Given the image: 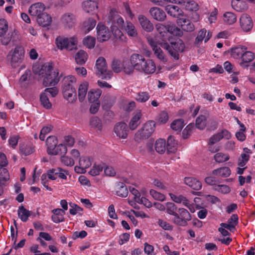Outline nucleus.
I'll list each match as a JSON object with an SVG mask.
<instances>
[{
    "label": "nucleus",
    "mask_w": 255,
    "mask_h": 255,
    "mask_svg": "<svg viewBox=\"0 0 255 255\" xmlns=\"http://www.w3.org/2000/svg\"><path fill=\"white\" fill-rule=\"evenodd\" d=\"M111 28V31L116 38H121V37L123 36V33L120 29V28L113 23Z\"/></svg>",
    "instance_id": "obj_56"
},
{
    "label": "nucleus",
    "mask_w": 255,
    "mask_h": 255,
    "mask_svg": "<svg viewBox=\"0 0 255 255\" xmlns=\"http://www.w3.org/2000/svg\"><path fill=\"white\" fill-rule=\"evenodd\" d=\"M96 73L102 79H110L111 78L113 73L110 70H108L106 59L103 57H99L96 63Z\"/></svg>",
    "instance_id": "obj_7"
},
{
    "label": "nucleus",
    "mask_w": 255,
    "mask_h": 255,
    "mask_svg": "<svg viewBox=\"0 0 255 255\" xmlns=\"http://www.w3.org/2000/svg\"><path fill=\"white\" fill-rule=\"evenodd\" d=\"M62 82L64 98L69 103L75 102L77 100L76 78L73 76L69 75L65 77Z\"/></svg>",
    "instance_id": "obj_3"
},
{
    "label": "nucleus",
    "mask_w": 255,
    "mask_h": 255,
    "mask_svg": "<svg viewBox=\"0 0 255 255\" xmlns=\"http://www.w3.org/2000/svg\"><path fill=\"white\" fill-rule=\"evenodd\" d=\"M45 7L43 3L38 2L32 4L29 7L28 11L31 16H36L37 18L38 16L45 13Z\"/></svg>",
    "instance_id": "obj_14"
},
{
    "label": "nucleus",
    "mask_w": 255,
    "mask_h": 255,
    "mask_svg": "<svg viewBox=\"0 0 255 255\" xmlns=\"http://www.w3.org/2000/svg\"><path fill=\"white\" fill-rule=\"evenodd\" d=\"M96 21L92 18H90L85 20L83 24V29L85 32H88L95 27Z\"/></svg>",
    "instance_id": "obj_39"
},
{
    "label": "nucleus",
    "mask_w": 255,
    "mask_h": 255,
    "mask_svg": "<svg viewBox=\"0 0 255 255\" xmlns=\"http://www.w3.org/2000/svg\"><path fill=\"white\" fill-rule=\"evenodd\" d=\"M36 20L39 25L43 27H46L51 24L52 18L48 13L45 12L38 16L36 18Z\"/></svg>",
    "instance_id": "obj_22"
},
{
    "label": "nucleus",
    "mask_w": 255,
    "mask_h": 255,
    "mask_svg": "<svg viewBox=\"0 0 255 255\" xmlns=\"http://www.w3.org/2000/svg\"><path fill=\"white\" fill-rule=\"evenodd\" d=\"M128 34L131 37H135L137 35V31L134 25L129 21H126L124 28Z\"/></svg>",
    "instance_id": "obj_37"
},
{
    "label": "nucleus",
    "mask_w": 255,
    "mask_h": 255,
    "mask_svg": "<svg viewBox=\"0 0 255 255\" xmlns=\"http://www.w3.org/2000/svg\"><path fill=\"white\" fill-rule=\"evenodd\" d=\"M182 3L185 5L186 9L188 10L195 11L198 9V4L193 0L185 1L182 0Z\"/></svg>",
    "instance_id": "obj_52"
},
{
    "label": "nucleus",
    "mask_w": 255,
    "mask_h": 255,
    "mask_svg": "<svg viewBox=\"0 0 255 255\" xmlns=\"http://www.w3.org/2000/svg\"><path fill=\"white\" fill-rule=\"evenodd\" d=\"M40 100L41 105L46 109H49L52 107V104L49 102L47 95L45 93L40 95Z\"/></svg>",
    "instance_id": "obj_46"
},
{
    "label": "nucleus",
    "mask_w": 255,
    "mask_h": 255,
    "mask_svg": "<svg viewBox=\"0 0 255 255\" xmlns=\"http://www.w3.org/2000/svg\"><path fill=\"white\" fill-rule=\"evenodd\" d=\"M24 49L21 46H17L13 51L9 52L7 56L10 59V64L12 67H17L22 62L24 58Z\"/></svg>",
    "instance_id": "obj_8"
},
{
    "label": "nucleus",
    "mask_w": 255,
    "mask_h": 255,
    "mask_svg": "<svg viewBox=\"0 0 255 255\" xmlns=\"http://www.w3.org/2000/svg\"><path fill=\"white\" fill-rule=\"evenodd\" d=\"M114 132L119 138H126L128 132L127 125L124 122L117 123L114 127Z\"/></svg>",
    "instance_id": "obj_12"
},
{
    "label": "nucleus",
    "mask_w": 255,
    "mask_h": 255,
    "mask_svg": "<svg viewBox=\"0 0 255 255\" xmlns=\"http://www.w3.org/2000/svg\"><path fill=\"white\" fill-rule=\"evenodd\" d=\"M52 128L51 126L44 127L41 130L39 138L41 140H44L45 138V135L51 131Z\"/></svg>",
    "instance_id": "obj_61"
},
{
    "label": "nucleus",
    "mask_w": 255,
    "mask_h": 255,
    "mask_svg": "<svg viewBox=\"0 0 255 255\" xmlns=\"http://www.w3.org/2000/svg\"><path fill=\"white\" fill-rule=\"evenodd\" d=\"M240 25L244 31H250L253 28V23L251 17L247 14H243L240 17Z\"/></svg>",
    "instance_id": "obj_15"
},
{
    "label": "nucleus",
    "mask_w": 255,
    "mask_h": 255,
    "mask_svg": "<svg viewBox=\"0 0 255 255\" xmlns=\"http://www.w3.org/2000/svg\"><path fill=\"white\" fill-rule=\"evenodd\" d=\"M141 116V112H138L132 117L128 124L129 128L131 130H134L140 125Z\"/></svg>",
    "instance_id": "obj_25"
},
{
    "label": "nucleus",
    "mask_w": 255,
    "mask_h": 255,
    "mask_svg": "<svg viewBox=\"0 0 255 255\" xmlns=\"http://www.w3.org/2000/svg\"><path fill=\"white\" fill-rule=\"evenodd\" d=\"M66 146L63 144L57 145L50 155L65 154L67 153Z\"/></svg>",
    "instance_id": "obj_43"
},
{
    "label": "nucleus",
    "mask_w": 255,
    "mask_h": 255,
    "mask_svg": "<svg viewBox=\"0 0 255 255\" xmlns=\"http://www.w3.org/2000/svg\"><path fill=\"white\" fill-rule=\"evenodd\" d=\"M214 158L217 162L223 163L228 161L230 159V156L228 154L218 152L214 155Z\"/></svg>",
    "instance_id": "obj_44"
},
{
    "label": "nucleus",
    "mask_w": 255,
    "mask_h": 255,
    "mask_svg": "<svg viewBox=\"0 0 255 255\" xmlns=\"http://www.w3.org/2000/svg\"><path fill=\"white\" fill-rule=\"evenodd\" d=\"M83 44L89 48H92L95 44V39L92 36H88L83 40Z\"/></svg>",
    "instance_id": "obj_51"
},
{
    "label": "nucleus",
    "mask_w": 255,
    "mask_h": 255,
    "mask_svg": "<svg viewBox=\"0 0 255 255\" xmlns=\"http://www.w3.org/2000/svg\"><path fill=\"white\" fill-rule=\"evenodd\" d=\"M206 117L203 115L199 116L196 120V127L199 129H203L206 127Z\"/></svg>",
    "instance_id": "obj_48"
},
{
    "label": "nucleus",
    "mask_w": 255,
    "mask_h": 255,
    "mask_svg": "<svg viewBox=\"0 0 255 255\" xmlns=\"http://www.w3.org/2000/svg\"><path fill=\"white\" fill-rule=\"evenodd\" d=\"M246 46H239L232 49L231 55L234 58L238 59L241 57L243 58L244 53L247 50Z\"/></svg>",
    "instance_id": "obj_30"
},
{
    "label": "nucleus",
    "mask_w": 255,
    "mask_h": 255,
    "mask_svg": "<svg viewBox=\"0 0 255 255\" xmlns=\"http://www.w3.org/2000/svg\"><path fill=\"white\" fill-rule=\"evenodd\" d=\"M139 22L142 28L147 32H151L154 27L153 24L145 16L139 15L138 17Z\"/></svg>",
    "instance_id": "obj_20"
},
{
    "label": "nucleus",
    "mask_w": 255,
    "mask_h": 255,
    "mask_svg": "<svg viewBox=\"0 0 255 255\" xmlns=\"http://www.w3.org/2000/svg\"><path fill=\"white\" fill-rule=\"evenodd\" d=\"M169 117L167 113L161 112L158 116V122L161 124H165L168 120Z\"/></svg>",
    "instance_id": "obj_64"
},
{
    "label": "nucleus",
    "mask_w": 255,
    "mask_h": 255,
    "mask_svg": "<svg viewBox=\"0 0 255 255\" xmlns=\"http://www.w3.org/2000/svg\"><path fill=\"white\" fill-rule=\"evenodd\" d=\"M166 149V141L164 139H157L155 143V149L159 154L164 153Z\"/></svg>",
    "instance_id": "obj_33"
},
{
    "label": "nucleus",
    "mask_w": 255,
    "mask_h": 255,
    "mask_svg": "<svg viewBox=\"0 0 255 255\" xmlns=\"http://www.w3.org/2000/svg\"><path fill=\"white\" fill-rule=\"evenodd\" d=\"M117 195L121 197H126L128 193L126 185L123 182H119L117 185Z\"/></svg>",
    "instance_id": "obj_32"
},
{
    "label": "nucleus",
    "mask_w": 255,
    "mask_h": 255,
    "mask_svg": "<svg viewBox=\"0 0 255 255\" xmlns=\"http://www.w3.org/2000/svg\"><path fill=\"white\" fill-rule=\"evenodd\" d=\"M254 58V54L253 52L245 50L242 59L243 62L240 63V65L242 66L247 67L248 65L246 64L253 60Z\"/></svg>",
    "instance_id": "obj_40"
},
{
    "label": "nucleus",
    "mask_w": 255,
    "mask_h": 255,
    "mask_svg": "<svg viewBox=\"0 0 255 255\" xmlns=\"http://www.w3.org/2000/svg\"><path fill=\"white\" fill-rule=\"evenodd\" d=\"M104 165H95L93 166L92 168L90 170L89 173L92 176H96L100 174V172L102 171L103 169L104 168Z\"/></svg>",
    "instance_id": "obj_55"
},
{
    "label": "nucleus",
    "mask_w": 255,
    "mask_h": 255,
    "mask_svg": "<svg viewBox=\"0 0 255 255\" xmlns=\"http://www.w3.org/2000/svg\"><path fill=\"white\" fill-rule=\"evenodd\" d=\"M61 22L66 28L73 27L76 23L75 16L71 13H67L63 14L61 17Z\"/></svg>",
    "instance_id": "obj_16"
},
{
    "label": "nucleus",
    "mask_w": 255,
    "mask_h": 255,
    "mask_svg": "<svg viewBox=\"0 0 255 255\" xmlns=\"http://www.w3.org/2000/svg\"><path fill=\"white\" fill-rule=\"evenodd\" d=\"M102 91L100 89H91L88 93V99L89 102H98L99 99L101 95Z\"/></svg>",
    "instance_id": "obj_24"
},
{
    "label": "nucleus",
    "mask_w": 255,
    "mask_h": 255,
    "mask_svg": "<svg viewBox=\"0 0 255 255\" xmlns=\"http://www.w3.org/2000/svg\"><path fill=\"white\" fill-rule=\"evenodd\" d=\"M89 83L86 81L81 83L78 88V99L80 102H83L85 98L88 89Z\"/></svg>",
    "instance_id": "obj_23"
},
{
    "label": "nucleus",
    "mask_w": 255,
    "mask_h": 255,
    "mask_svg": "<svg viewBox=\"0 0 255 255\" xmlns=\"http://www.w3.org/2000/svg\"><path fill=\"white\" fill-rule=\"evenodd\" d=\"M61 162L66 166H72L75 162L73 159L67 156H61Z\"/></svg>",
    "instance_id": "obj_62"
},
{
    "label": "nucleus",
    "mask_w": 255,
    "mask_h": 255,
    "mask_svg": "<svg viewBox=\"0 0 255 255\" xmlns=\"http://www.w3.org/2000/svg\"><path fill=\"white\" fill-rule=\"evenodd\" d=\"M213 189L222 194L229 193L231 191L230 188L228 186L223 184L215 185L213 186Z\"/></svg>",
    "instance_id": "obj_50"
},
{
    "label": "nucleus",
    "mask_w": 255,
    "mask_h": 255,
    "mask_svg": "<svg viewBox=\"0 0 255 255\" xmlns=\"http://www.w3.org/2000/svg\"><path fill=\"white\" fill-rule=\"evenodd\" d=\"M166 30L168 32L176 36H181L183 35L182 31L173 23L171 22L166 24Z\"/></svg>",
    "instance_id": "obj_38"
},
{
    "label": "nucleus",
    "mask_w": 255,
    "mask_h": 255,
    "mask_svg": "<svg viewBox=\"0 0 255 255\" xmlns=\"http://www.w3.org/2000/svg\"><path fill=\"white\" fill-rule=\"evenodd\" d=\"M52 65L48 63L41 66L37 65L33 66L32 71L34 74L43 78V85L45 87H48L55 86L60 80L58 72L57 70L52 72Z\"/></svg>",
    "instance_id": "obj_1"
},
{
    "label": "nucleus",
    "mask_w": 255,
    "mask_h": 255,
    "mask_svg": "<svg viewBox=\"0 0 255 255\" xmlns=\"http://www.w3.org/2000/svg\"><path fill=\"white\" fill-rule=\"evenodd\" d=\"M154 55L163 63H166L167 59L164 54V52L160 47L156 48L153 50Z\"/></svg>",
    "instance_id": "obj_47"
},
{
    "label": "nucleus",
    "mask_w": 255,
    "mask_h": 255,
    "mask_svg": "<svg viewBox=\"0 0 255 255\" xmlns=\"http://www.w3.org/2000/svg\"><path fill=\"white\" fill-rule=\"evenodd\" d=\"M184 182L187 185L195 190H199L202 187L201 182L193 177H185Z\"/></svg>",
    "instance_id": "obj_21"
},
{
    "label": "nucleus",
    "mask_w": 255,
    "mask_h": 255,
    "mask_svg": "<svg viewBox=\"0 0 255 255\" xmlns=\"http://www.w3.org/2000/svg\"><path fill=\"white\" fill-rule=\"evenodd\" d=\"M165 10L168 14L174 17L182 15L183 13L178 6L173 5L166 6Z\"/></svg>",
    "instance_id": "obj_27"
},
{
    "label": "nucleus",
    "mask_w": 255,
    "mask_h": 255,
    "mask_svg": "<svg viewBox=\"0 0 255 255\" xmlns=\"http://www.w3.org/2000/svg\"><path fill=\"white\" fill-rule=\"evenodd\" d=\"M150 96L147 92H139L137 93L135 97L136 101L140 103H144L149 99Z\"/></svg>",
    "instance_id": "obj_45"
},
{
    "label": "nucleus",
    "mask_w": 255,
    "mask_h": 255,
    "mask_svg": "<svg viewBox=\"0 0 255 255\" xmlns=\"http://www.w3.org/2000/svg\"><path fill=\"white\" fill-rule=\"evenodd\" d=\"M88 55L85 51L79 50L75 55L76 62L79 65L84 64L87 60Z\"/></svg>",
    "instance_id": "obj_31"
},
{
    "label": "nucleus",
    "mask_w": 255,
    "mask_h": 255,
    "mask_svg": "<svg viewBox=\"0 0 255 255\" xmlns=\"http://www.w3.org/2000/svg\"><path fill=\"white\" fill-rule=\"evenodd\" d=\"M223 16L224 21L229 24H232L235 23L237 20L236 15L231 12H225Z\"/></svg>",
    "instance_id": "obj_42"
},
{
    "label": "nucleus",
    "mask_w": 255,
    "mask_h": 255,
    "mask_svg": "<svg viewBox=\"0 0 255 255\" xmlns=\"http://www.w3.org/2000/svg\"><path fill=\"white\" fill-rule=\"evenodd\" d=\"M207 30L205 28L201 29L197 34L196 38L195 39V44H198L201 43L204 39V42H207L212 37L211 32L208 31L206 35Z\"/></svg>",
    "instance_id": "obj_19"
},
{
    "label": "nucleus",
    "mask_w": 255,
    "mask_h": 255,
    "mask_svg": "<svg viewBox=\"0 0 255 255\" xmlns=\"http://www.w3.org/2000/svg\"><path fill=\"white\" fill-rule=\"evenodd\" d=\"M155 128V123L154 121H150L145 123L141 128L138 130L134 135L135 141L139 142L141 140L148 138L154 132Z\"/></svg>",
    "instance_id": "obj_6"
},
{
    "label": "nucleus",
    "mask_w": 255,
    "mask_h": 255,
    "mask_svg": "<svg viewBox=\"0 0 255 255\" xmlns=\"http://www.w3.org/2000/svg\"><path fill=\"white\" fill-rule=\"evenodd\" d=\"M71 208L70 209V214L72 215H75L78 213H80L83 211L82 208L75 204H70Z\"/></svg>",
    "instance_id": "obj_63"
},
{
    "label": "nucleus",
    "mask_w": 255,
    "mask_h": 255,
    "mask_svg": "<svg viewBox=\"0 0 255 255\" xmlns=\"http://www.w3.org/2000/svg\"><path fill=\"white\" fill-rule=\"evenodd\" d=\"M149 193L155 200L162 201L165 199V196L163 194L157 192L154 190L151 189L149 191Z\"/></svg>",
    "instance_id": "obj_59"
},
{
    "label": "nucleus",
    "mask_w": 255,
    "mask_h": 255,
    "mask_svg": "<svg viewBox=\"0 0 255 255\" xmlns=\"http://www.w3.org/2000/svg\"><path fill=\"white\" fill-rule=\"evenodd\" d=\"M131 62L134 66L135 70L146 74L153 73L156 70L155 64L153 61L139 54L133 53L130 56Z\"/></svg>",
    "instance_id": "obj_2"
},
{
    "label": "nucleus",
    "mask_w": 255,
    "mask_h": 255,
    "mask_svg": "<svg viewBox=\"0 0 255 255\" xmlns=\"http://www.w3.org/2000/svg\"><path fill=\"white\" fill-rule=\"evenodd\" d=\"M91 126L101 130L102 128V123L101 120L97 117H93L90 119Z\"/></svg>",
    "instance_id": "obj_53"
},
{
    "label": "nucleus",
    "mask_w": 255,
    "mask_h": 255,
    "mask_svg": "<svg viewBox=\"0 0 255 255\" xmlns=\"http://www.w3.org/2000/svg\"><path fill=\"white\" fill-rule=\"evenodd\" d=\"M149 13L154 19L159 21H163L166 17L165 12L157 7H151L149 10Z\"/></svg>",
    "instance_id": "obj_17"
},
{
    "label": "nucleus",
    "mask_w": 255,
    "mask_h": 255,
    "mask_svg": "<svg viewBox=\"0 0 255 255\" xmlns=\"http://www.w3.org/2000/svg\"><path fill=\"white\" fill-rule=\"evenodd\" d=\"M185 126L184 121L183 119L174 120L171 124V128L172 129L176 131H180Z\"/></svg>",
    "instance_id": "obj_41"
},
{
    "label": "nucleus",
    "mask_w": 255,
    "mask_h": 255,
    "mask_svg": "<svg viewBox=\"0 0 255 255\" xmlns=\"http://www.w3.org/2000/svg\"><path fill=\"white\" fill-rule=\"evenodd\" d=\"M58 143V140L57 137L55 136H49L46 139V145H47V151L48 154H50L54 150V148L56 147Z\"/></svg>",
    "instance_id": "obj_26"
},
{
    "label": "nucleus",
    "mask_w": 255,
    "mask_h": 255,
    "mask_svg": "<svg viewBox=\"0 0 255 255\" xmlns=\"http://www.w3.org/2000/svg\"><path fill=\"white\" fill-rule=\"evenodd\" d=\"M122 70L127 74H132L135 70L134 66L127 59L124 60L122 63Z\"/></svg>",
    "instance_id": "obj_35"
},
{
    "label": "nucleus",
    "mask_w": 255,
    "mask_h": 255,
    "mask_svg": "<svg viewBox=\"0 0 255 255\" xmlns=\"http://www.w3.org/2000/svg\"><path fill=\"white\" fill-rule=\"evenodd\" d=\"M9 179L8 170L4 168L0 167V181H6Z\"/></svg>",
    "instance_id": "obj_58"
},
{
    "label": "nucleus",
    "mask_w": 255,
    "mask_h": 255,
    "mask_svg": "<svg viewBox=\"0 0 255 255\" xmlns=\"http://www.w3.org/2000/svg\"><path fill=\"white\" fill-rule=\"evenodd\" d=\"M177 23L182 30L187 32H192L195 29L194 25L189 19L179 18L177 19Z\"/></svg>",
    "instance_id": "obj_18"
},
{
    "label": "nucleus",
    "mask_w": 255,
    "mask_h": 255,
    "mask_svg": "<svg viewBox=\"0 0 255 255\" xmlns=\"http://www.w3.org/2000/svg\"><path fill=\"white\" fill-rule=\"evenodd\" d=\"M231 5L233 8L237 11H242L248 8L246 2L242 0H232Z\"/></svg>",
    "instance_id": "obj_29"
},
{
    "label": "nucleus",
    "mask_w": 255,
    "mask_h": 255,
    "mask_svg": "<svg viewBox=\"0 0 255 255\" xmlns=\"http://www.w3.org/2000/svg\"><path fill=\"white\" fill-rule=\"evenodd\" d=\"M231 173L230 169L228 167H222L216 169H214L212 171V174L214 175L221 176L222 177H229Z\"/></svg>",
    "instance_id": "obj_28"
},
{
    "label": "nucleus",
    "mask_w": 255,
    "mask_h": 255,
    "mask_svg": "<svg viewBox=\"0 0 255 255\" xmlns=\"http://www.w3.org/2000/svg\"><path fill=\"white\" fill-rule=\"evenodd\" d=\"M166 212L168 214L173 215L174 217L177 214L176 211L177 210V207L174 204V203L172 202H168L166 203Z\"/></svg>",
    "instance_id": "obj_49"
},
{
    "label": "nucleus",
    "mask_w": 255,
    "mask_h": 255,
    "mask_svg": "<svg viewBox=\"0 0 255 255\" xmlns=\"http://www.w3.org/2000/svg\"><path fill=\"white\" fill-rule=\"evenodd\" d=\"M79 166H75V171L78 173H84L86 172V169L91 166V162L89 158L82 157L79 159Z\"/></svg>",
    "instance_id": "obj_13"
},
{
    "label": "nucleus",
    "mask_w": 255,
    "mask_h": 255,
    "mask_svg": "<svg viewBox=\"0 0 255 255\" xmlns=\"http://www.w3.org/2000/svg\"><path fill=\"white\" fill-rule=\"evenodd\" d=\"M162 48L166 49L168 53L175 60L179 59L178 52H182L185 48V44L183 41L180 39H177L174 42H171L170 44L167 42L160 43Z\"/></svg>",
    "instance_id": "obj_5"
},
{
    "label": "nucleus",
    "mask_w": 255,
    "mask_h": 255,
    "mask_svg": "<svg viewBox=\"0 0 255 255\" xmlns=\"http://www.w3.org/2000/svg\"><path fill=\"white\" fill-rule=\"evenodd\" d=\"M8 29L7 21L4 19H0V37H1V42L2 44L6 45L10 42L11 34L8 33L6 36H4Z\"/></svg>",
    "instance_id": "obj_10"
},
{
    "label": "nucleus",
    "mask_w": 255,
    "mask_h": 255,
    "mask_svg": "<svg viewBox=\"0 0 255 255\" xmlns=\"http://www.w3.org/2000/svg\"><path fill=\"white\" fill-rule=\"evenodd\" d=\"M83 7L86 12H90L97 9L98 5L96 1L90 0L83 3Z\"/></svg>",
    "instance_id": "obj_36"
},
{
    "label": "nucleus",
    "mask_w": 255,
    "mask_h": 255,
    "mask_svg": "<svg viewBox=\"0 0 255 255\" xmlns=\"http://www.w3.org/2000/svg\"><path fill=\"white\" fill-rule=\"evenodd\" d=\"M111 67L116 73H119L122 70V65H121L120 61L117 59H114L113 60Z\"/></svg>",
    "instance_id": "obj_57"
},
{
    "label": "nucleus",
    "mask_w": 255,
    "mask_h": 255,
    "mask_svg": "<svg viewBox=\"0 0 255 255\" xmlns=\"http://www.w3.org/2000/svg\"><path fill=\"white\" fill-rule=\"evenodd\" d=\"M194 128L193 124H190L184 128L182 131V137L184 139L188 138L191 134L192 129Z\"/></svg>",
    "instance_id": "obj_54"
},
{
    "label": "nucleus",
    "mask_w": 255,
    "mask_h": 255,
    "mask_svg": "<svg viewBox=\"0 0 255 255\" xmlns=\"http://www.w3.org/2000/svg\"><path fill=\"white\" fill-rule=\"evenodd\" d=\"M178 212L173 219V222L177 226H187V222L191 220L190 214L184 208L178 209Z\"/></svg>",
    "instance_id": "obj_9"
},
{
    "label": "nucleus",
    "mask_w": 255,
    "mask_h": 255,
    "mask_svg": "<svg viewBox=\"0 0 255 255\" xmlns=\"http://www.w3.org/2000/svg\"><path fill=\"white\" fill-rule=\"evenodd\" d=\"M222 138L223 136L221 135V133H219L218 132L216 134H214L209 138L208 144L213 145L215 143L220 141Z\"/></svg>",
    "instance_id": "obj_60"
},
{
    "label": "nucleus",
    "mask_w": 255,
    "mask_h": 255,
    "mask_svg": "<svg viewBox=\"0 0 255 255\" xmlns=\"http://www.w3.org/2000/svg\"><path fill=\"white\" fill-rule=\"evenodd\" d=\"M97 39L99 41L103 42L110 38L111 33L105 25L98 24L97 26Z\"/></svg>",
    "instance_id": "obj_11"
},
{
    "label": "nucleus",
    "mask_w": 255,
    "mask_h": 255,
    "mask_svg": "<svg viewBox=\"0 0 255 255\" xmlns=\"http://www.w3.org/2000/svg\"><path fill=\"white\" fill-rule=\"evenodd\" d=\"M17 214L18 217L24 222H26L30 216L29 211L26 209L22 205L19 207Z\"/></svg>",
    "instance_id": "obj_34"
},
{
    "label": "nucleus",
    "mask_w": 255,
    "mask_h": 255,
    "mask_svg": "<svg viewBox=\"0 0 255 255\" xmlns=\"http://www.w3.org/2000/svg\"><path fill=\"white\" fill-rule=\"evenodd\" d=\"M55 43L57 47L61 50L66 49L72 51L77 49L78 39L76 36L68 38L59 36L56 38Z\"/></svg>",
    "instance_id": "obj_4"
}]
</instances>
